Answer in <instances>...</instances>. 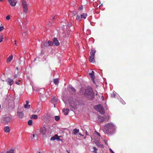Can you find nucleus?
Returning <instances> with one entry per match:
<instances>
[{
	"label": "nucleus",
	"mask_w": 153,
	"mask_h": 153,
	"mask_svg": "<svg viewBox=\"0 0 153 153\" xmlns=\"http://www.w3.org/2000/svg\"><path fill=\"white\" fill-rule=\"evenodd\" d=\"M103 131L105 134L109 135L114 133L115 130L114 126L112 123H109L105 125L104 127Z\"/></svg>",
	"instance_id": "nucleus-1"
},
{
	"label": "nucleus",
	"mask_w": 153,
	"mask_h": 153,
	"mask_svg": "<svg viewBox=\"0 0 153 153\" xmlns=\"http://www.w3.org/2000/svg\"><path fill=\"white\" fill-rule=\"evenodd\" d=\"M88 98L93 99L94 98V95L93 93V90L90 87H88L85 89L84 94Z\"/></svg>",
	"instance_id": "nucleus-2"
},
{
	"label": "nucleus",
	"mask_w": 153,
	"mask_h": 153,
	"mask_svg": "<svg viewBox=\"0 0 153 153\" xmlns=\"http://www.w3.org/2000/svg\"><path fill=\"white\" fill-rule=\"evenodd\" d=\"M94 108L100 113L102 114H103L105 113L104 109L103 106L101 104H99L96 105Z\"/></svg>",
	"instance_id": "nucleus-3"
},
{
	"label": "nucleus",
	"mask_w": 153,
	"mask_h": 153,
	"mask_svg": "<svg viewBox=\"0 0 153 153\" xmlns=\"http://www.w3.org/2000/svg\"><path fill=\"white\" fill-rule=\"evenodd\" d=\"M22 5L23 12L27 13L28 11V6L25 0H22Z\"/></svg>",
	"instance_id": "nucleus-4"
},
{
	"label": "nucleus",
	"mask_w": 153,
	"mask_h": 153,
	"mask_svg": "<svg viewBox=\"0 0 153 153\" xmlns=\"http://www.w3.org/2000/svg\"><path fill=\"white\" fill-rule=\"evenodd\" d=\"M46 127L47 128H50V127L48 125H46L45 126V127H43L41 128L39 130L40 131V134L42 135H44L46 134Z\"/></svg>",
	"instance_id": "nucleus-5"
},
{
	"label": "nucleus",
	"mask_w": 153,
	"mask_h": 153,
	"mask_svg": "<svg viewBox=\"0 0 153 153\" xmlns=\"http://www.w3.org/2000/svg\"><path fill=\"white\" fill-rule=\"evenodd\" d=\"M11 121V117L10 116L4 117L3 119V123L5 124H8Z\"/></svg>",
	"instance_id": "nucleus-6"
},
{
	"label": "nucleus",
	"mask_w": 153,
	"mask_h": 153,
	"mask_svg": "<svg viewBox=\"0 0 153 153\" xmlns=\"http://www.w3.org/2000/svg\"><path fill=\"white\" fill-rule=\"evenodd\" d=\"M100 121L102 122L104 121H107L109 120V117L107 116H100L99 117Z\"/></svg>",
	"instance_id": "nucleus-7"
},
{
	"label": "nucleus",
	"mask_w": 153,
	"mask_h": 153,
	"mask_svg": "<svg viewBox=\"0 0 153 153\" xmlns=\"http://www.w3.org/2000/svg\"><path fill=\"white\" fill-rule=\"evenodd\" d=\"M53 41V45L58 46L59 45V43L56 38L54 37Z\"/></svg>",
	"instance_id": "nucleus-8"
},
{
	"label": "nucleus",
	"mask_w": 153,
	"mask_h": 153,
	"mask_svg": "<svg viewBox=\"0 0 153 153\" xmlns=\"http://www.w3.org/2000/svg\"><path fill=\"white\" fill-rule=\"evenodd\" d=\"M10 4L12 6H14L16 5V0H7Z\"/></svg>",
	"instance_id": "nucleus-9"
},
{
	"label": "nucleus",
	"mask_w": 153,
	"mask_h": 153,
	"mask_svg": "<svg viewBox=\"0 0 153 153\" xmlns=\"http://www.w3.org/2000/svg\"><path fill=\"white\" fill-rule=\"evenodd\" d=\"M51 102L53 103L54 105V106L55 107V103L57 102V99L55 97H53L51 99Z\"/></svg>",
	"instance_id": "nucleus-10"
},
{
	"label": "nucleus",
	"mask_w": 153,
	"mask_h": 153,
	"mask_svg": "<svg viewBox=\"0 0 153 153\" xmlns=\"http://www.w3.org/2000/svg\"><path fill=\"white\" fill-rule=\"evenodd\" d=\"M17 116L20 118H22L24 116V114L22 112H17Z\"/></svg>",
	"instance_id": "nucleus-11"
},
{
	"label": "nucleus",
	"mask_w": 153,
	"mask_h": 153,
	"mask_svg": "<svg viewBox=\"0 0 153 153\" xmlns=\"http://www.w3.org/2000/svg\"><path fill=\"white\" fill-rule=\"evenodd\" d=\"M69 111V109L68 108H66V109L64 108L62 110V111L64 113V114L65 115H67L68 114Z\"/></svg>",
	"instance_id": "nucleus-12"
},
{
	"label": "nucleus",
	"mask_w": 153,
	"mask_h": 153,
	"mask_svg": "<svg viewBox=\"0 0 153 153\" xmlns=\"http://www.w3.org/2000/svg\"><path fill=\"white\" fill-rule=\"evenodd\" d=\"M94 72L93 71H92L91 72V73H90L89 74L90 76L93 80H94L95 78V76L94 75Z\"/></svg>",
	"instance_id": "nucleus-13"
},
{
	"label": "nucleus",
	"mask_w": 153,
	"mask_h": 153,
	"mask_svg": "<svg viewBox=\"0 0 153 153\" xmlns=\"http://www.w3.org/2000/svg\"><path fill=\"white\" fill-rule=\"evenodd\" d=\"M7 82L10 85H11L13 83V80L10 78L7 79Z\"/></svg>",
	"instance_id": "nucleus-14"
},
{
	"label": "nucleus",
	"mask_w": 153,
	"mask_h": 153,
	"mask_svg": "<svg viewBox=\"0 0 153 153\" xmlns=\"http://www.w3.org/2000/svg\"><path fill=\"white\" fill-rule=\"evenodd\" d=\"M4 131L6 132H9L10 131V127L8 126L5 127L4 128Z\"/></svg>",
	"instance_id": "nucleus-15"
},
{
	"label": "nucleus",
	"mask_w": 153,
	"mask_h": 153,
	"mask_svg": "<svg viewBox=\"0 0 153 153\" xmlns=\"http://www.w3.org/2000/svg\"><path fill=\"white\" fill-rule=\"evenodd\" d=\"M94 56H90L89 58V60L90 62L92 63H94L95 62V60L94 58Z\"/></svg>",
	"instance_id": "nucleus-16"
},
{
	"label": "nucleus",
	"mask_w": 153,
	"mask_h": 153,
	"mask_svg": "<svg viewBox=\"0 0 153 153\" xmlns=\"http://www.w3.org/2000/svg\"><path fill=\"white\" fill-rule=\"evenodd\" d=\"M30 119H36L38 118V116L36 115L35 114H33L32 115H31L30 117Z\"/></svg>",
	"instance_id": "nucleus-17"
},
{
	"label": "nucleus",
	"mask_w": 153,
	"mask_h": 153,
	"mask_svg": "<svg viewBox=\"0 0 153 153\" xmlns=\"http://www.w3.org/2000/svg\"><path fill=\"white\" fill-rule=\"evenodd\" d=\"M13 57L12 55H10L7 59V62H10L12 60Z\"/></svg>",
	"instance_id": "nucleus-18"
},
{
	"label": "nucleus",
	"mask_w": 153,
	"mask_h": 153,
	"mask_svg": "<svg viewBox=\"0 0 153 153\" xmlns=\"http://www.w3.org/2000/svg\"><path fill=\"white\" fill-rule=\"evenodd\" d=\"M79 131V129H77L76 128H75L73 130L72 133L74 135H76Z\"/></svg>",
	"instance_id": "nucleus-19"
},
{
	"label": "nucleus",
	"mask_w": 153,
	"mask_h": 153,
	"mask_svg": "<svg viewBox=\"0 0 153 153\" xmlns=\"http://www.w3.org/2000/svg\"><path fill=\"white\" fill-rule=\"evenodd\" d=\"M96 51L92 50L91 52H90V56H94L95 54L96 53Z\"/></svg>",
	"instance_id": "nucleus-20"
},
{
	"label": "nucleus",
	"mask_w": 153,
	"mask_h": 153,
	"mask_svg": "<svg viewBox=\"0 0 153 153\" xmlns=\"http://www.w3.org/2000/svg\"><path fill=\"white\" fill-rule=\"evenodd\" d=\"M87 16V14L86 13H83L81 15V18H83L84 19H85L86 16Z\"/></svg>",
	"instance_id": "nucleus-21"
},
{
	"label": "nucleus",
	"mask_w": 153,
	"mask_h": 153,
	"mask_svg": "<svg viewBox=\"0 0 153 153\" xmlns=\"http://www.w3.org/2000/svg\"><path fill=\"white\" fill-rule=\"evenodd\" d=\"M59 82V79H54L53 82L56 85H58Z\"/></svg>",
	"instance_id": "nucleus-22"
},
{
	"label": "nucleus",
	"mask_w": 153,
	"mask_h": 153,
	"mask_svg": "<svg viewBox=\"0 0 153 153\" xmlns=\"http://www.w3.org/2000/svg\"><path fill=\"white\" fill-rule=\"evenodd\" d=\"M96 144L99 147H100L101 148L103 147V145L101 144H100L99 142L96 143Z\"/></svg>",
	"instance_id": "nucleus-23"
},
{
	"label": "nucleus",
	"mask_w": 153,
	"mask_h": 153,
	"mask_svg": "<svg viewBox=\"0 0 153 153\" xmlns=\"http://www.w3.org/2000/svg\"><path fill=\"white\" fill-rule=\"evenodd\" d=\"M6 153H14V150L13 149H11L10 150L7 151Z\"/></svg>",
	"instance_id": "nucleus-24"
},
{
	"label": "nucleus",
	"mask_w": 153,
	"mask_h": 153,
	"mask_svg": "<svg viewBox=\"0 0 153 153\" xmlns=\"http://www.w3.org/2000/svg\"><path fill=\"white\" fill-rule=\"evenodd\" d=\"M55 119L56 121L59 120L60 119V117L59 116H56L55 117Z\"/></svg>",
	"instance_id": "nucleus-25"
},
{
	"label": "nucleus",
	"mask_w": 153,
	"mask_h": 153,
	"mask_svg": "<svg viewBox=\"0 0 153 153\" xmlns=\"http://www.w3.org/2000/svg\"><path fill=\"white\" fill-rule=\"evenodd\" d=\"M32 120H29L28 122V124L29 126H31L32 124Z\"/></svg>",
	"instance_id": "nucleus-26"
},
{
	"label": "nucleus",
	"mask_w": 153,
	"mask_h": 153,
	"mask_svg": "<svg viewBox=\"0 0 153 153\" xmlns=\"http://www.w3.org/2000/svg\"><path fill=\"white\" fill-rule=\"evenodd\" d=\"M43 45L45 47H49L48 42H44L43 43Z\"/></svg>",
	"instance_id": "nucleus-27"
},
{
	"label": "nucleus",
	"mask_w": 153,
	"mask_h": 153,
	"mask_svg": "<svg viewBox=\"0 0 153 153\" xmlns=\"http://www.w3.org/2000/svg\"><path fill=\"white\" fill-rule=\"evenodd\" d=\"M49 46H51L53 45V42L51 41H49L48 42Z\"/></svg>",
	"instance_id": "nucleus-28"
},
{
	"label": "nucleus",
	"mask_w": 153,
	"mask_h": 153,
	"mask_svg": "<svg viewBox=\"0 0 153 153\" xmlns=\"http://www.w3.org/2000/svg\"><path fill=\"white\" fill-rule=\"evenodd\" d=\"M93 149H94V150L93 151V152H94V153H98L97 152V149L95 147H93Z\"/></svg>",
	"instance_id": "nucleus-29"
},
{
	"label": "nucleus",
	"mask_w": 153,
	"mask_h": 153,
	"mask_svg": "<svg viewBox=\"0 0 153 153\" xmlns=\"http://www.w3.org/2000/svg\"><path fill=\"white\" fill-rule=\"evenodd\" d=\"M76 19L79 20H81L82 18H81V16H79V15H77L76 16Z\"/></svg>",
	"instance_id": "nucleus-30"
},
{
	"label": "nucleus",
	"mask_w": 153,
	"mask_h": 153,
	"mask_svg": "<svg viewBox=\"0 0 153 153\" xmlns=\"http://www.w3.org/2000/svg\"><path fill=\"white\" fill-rule=\"evenodd\" d=\"M70 89L74 92H75L76 91V89L72 86L70 87Z\"/></svg>",
	"instance_id": "nucleus-31"
},
{
	"label": "nucleus",
	"mask_w": 153,
	"mask_h": 153,
	"mask_svg": "<svg viewBox=\"0 0 153 153\" xmlns=\"http://www.w3.org/2000/svg\"><path fill=\"white\" fill-rule=\"evenodd\" d=\"M55 138H56V140H61V139H60L59 138V137L58 136V135L57 134H56L54 136H53Z\"/></svg>",
	"instance_id": "nucleus-32"
},
{
	"label": "nucleus",
	"mask_w": 153,
	"mask_h": 153,
	"mask_svg": "<svg viewBox=\"0 0 153 153\" xmlns=\"http://www.w3.org/2000/svg\"><path fill=\"white\" fill-rule=\"evenodd\" d=\"M111 96L112 98H114L115 97V94L114 93H113L111 94Z\"/></svg>",
	"instance_id": "nucleus-33"
},
{
	"label": "nucleus",
	"mask_w": 153,
	"mask_h": 153,
	"mask_svg": "<svg viewBox=\"0 0 153 153\" xmlns=\"http://www.w3.org/2000/svg\"><path fill=\"white\" fill-rule=\"evenodd\" d=\"M10 19V17L9 15H8L6 17V19L7 20H9Z\"/></svg>",
	"instance_id": "nucleus-34"
},
{
	"label": "nucleus",
	"mask_w": 153,
	"mask_h": 153,
	"mask_svg": "<svg viewBox=\"0 0 153 153\" xmlns=\"http://www.w3.org/2000/svg\"><path fill=\"white\" fill-rule=\"evenodd\" d=\"M56 139V138H55V137L54 136H53V137H51V138H50V140H54Z\"/></svg>",
	"instance_id": "nucleus-35"
},
{
	"label": "nucleus",
	"mask_w": 153,
	"mask_h": 153,
	"mask_svg": "<svg viewBox=\"0 0 153 153\" xmlns=\"http://www.w3.org/2000/svg\"><path fill=\"white\" fill-rule=\"evenodd\" d=\"M56 139V138H55V137L54 136H53V137H51V138H50V140H54Z\"/></svg>",
	"instance_id": "nucleus-36"
},
{
	"label": "nucleus",
	"mask_w": 153,
	"mask_h": 153,
	"mask_svg": "<svg viewBox=\"0 0 153 153\" xmlns=\"http://www.w3.org/2000/svg\"><path fill=\"white\" fill-rule=\"evenodd\" d=\"M3 38V36H1V37H0V43L2 42Z\"/></svg>",
	"instance_id": "nucleus-37"
},
{
	"label": "nucleus",
	"mask_w": 153,
	"mask_h": 153,
	"mask_svg": "<svg viewBox=\"0 0 153 153\" xmlns=\"http://www.w3.org/2000/svg\"><path fill=\"white\" fill-rule=\"evenodd\" d=\"M4 29V27L3 26L0 27V31H1L2 30H3Z\"/></svg>",
	"instance_id": "nucleus-38"
},
{
	"label": "nucleus",
	"mask_w": 153,
	"mask_h": 153,
	"mask_svg": "<svg viewBox=\"0 0 153 153\" xmlns=\"http://www.w3.org/2000/svg\"><path fill=\"white\" fill-rule=\"evenodd\" d=\"M83 9V7L82 6H81V7H79V10H82Z\"/></svg>",
	"instance_id": "nucleus-39"
},
{
	"label": "nucleus",
	"mask_w": 153,
	"mask_h": 153,
	"mask_svg": "<svg viewBox=\"0 0 153 153\" xmlns=\"http://www.w3.org/2000/svg\"><path fill=\"white\" fill-rule=\"evenodd\" d=\"M96 133L97 135H98L99 137H100V135L99 133L96 131Z\"/></svg>",
	"instance_id": "nucleus-40"
},
{
	"label": "nucleus",
	"mask_w": 153,
	"mask_h": 153,
	"mask_svg": "<svg viewBox=\"0 0 153 153\" xmlns=\"http://www.w3.org/2000/svg\"><path fill=\"white\" fill-rule=\"evenodd\" d=\"M24 108H28V105L27 104H25L24 105Z\"/></svg>",
	"instance_id": "nucleus-41"
},
{
	"label": "nucleus",
	"mask_w": 153,
	"mask_h": 153,
	"mask_svg": "<svg viewBox=\"0 0 153 153\" xmlns=\"http://www.w3.org/2000/svg\"><path fill=\"white\" fill-rule=\"evenodd\" d=\"M32 136H33V137L32 138H31L32 141L33 140V138L34 137V136H35L34 134H33L32 135Z\"/></svg>",
	"instance_id": "nucleus-42"
},
{
	"label": "nucleus",
	"mask_w": 153,
	"mask_h": 153,
	"mask_svg": "<svg viewBox=\"0 0 153 153\" xmlns=\"http://www.w3.org/2000/svg\"><path fill=\"white\" fill-rule=\"evenodd\" d=\"M29 101H26V104H27V105H28V103H29Z\"/></svg>",
	"instance_id": "nucleus-43"
},
{
	"label": "nucleus",
	"mask_w": 153,
	"mask_h": 153,
	"mask_svg": "<svg viewBox=\"0 0 153 153\" xmlns=\"http://www.w3.org/2000/svg\"><path fill=\"white\" fill-rule=\"evenodd\" d=\"M104 141L105 142V144L106 145H108V143H107V141L105 140H104Z\"/></svg>",
	"instance_id": "nucleus-44"
},
{
	"label": "nucleus",
	"mask_w": 153,
	"mask_h": 153,
	"mask_svg": "<svg viewBox=\"0 0 153 153\" xmlns=\"http://www.w3.org/2000/svg\"><path fill=\"white\" fill-rule=\"evenodd\" d=\"M85 134H86V135H88V132L87 131H86L85 132Z\"/></svg>",
	"instance_id": "nucleus-45"
},
{
	"label": "nucleus",
	"mask_w": 153,
	"mask_h": 153,
	"mask_svg": "<svg viewBox=\"0 0 153 153\" xmlns=\"http://www.w3.org/2000/svg\"><path fill=\"white\" fill-rule=\"evenodd\" d=\"M23 25V23H22V24H21V23H20V26H21V29H22V25Z\"/></svg>",
	"instance_id": "nucleus-46"
},
{
	"label": "nucleus",
	"mask_w": 153,
	"mask_h": 153,
	"mask_svg": "<svg viewBox=\"0 0 153 153\" xmlns=\"http://www.w3.org/2000/svg\"><path fill=\"white\" fill-rule=\"evenodd\" d=\"M16 84L17 85H19V82H15Z\"/></svg>",
	"instance_id": "nucleus-47"
},
{
	"label": "nucleus",
	"mask_w": 153,
	"mask_h": 153,
	"mask_svg": "<svg viewBox=\"0 0 153 153\" xmlns=\"http://www.w3.org/2000/svg\"><path fill=\"white\" fill-rule=\"evenodd\" d=\"M14 42H15V43H14V44L16 45H16V40H15Z\"/></svg>",
	"instance_id": "nucleus-48"
},
{
	"label": "nucleus",
	"mask_w": 153,
	"mask_h": 153,
	"mask_svg": "<svg viewBox=\"0 0 153 153\" xmlns=\"http://www.w3.org/2000/svg\"><path fill=\"white\" fill-rule=\"evenodd\" d=\"M30 105H28V108H30Z\"/></svg>",
	"instance_id": "nucleus-49"
},
{
	"label": "nucleus",
	"mask_w": 153,
	"mask_h": 153,
	"mask_svg": "<svg viewBox=\"0 0 153 153\" xmlns=\"http://www.w3.org/2000/svg\"><path fill=\"white\" fill-rule=\"evenodd\" d=\"M17 75H15L14 76V77L15 78H17Z\"/></svg>",
	"instance_id": "nucleus-50"
},
{
	"label": "nucleus",
	"mask_w": 153,
	"mask_h": 153,
	"mask_svg": "<svg viewBox=\"0 0 153 153\" xmlns=\"http://www.w3.org/2000/svg\"><path fill=\"white\" fill-rule=\"evenodd\" d=\"M110 150H111V151L112 152V153H114L113 151L111 149H110Z\"/></svg>",
	"instance_id": "nucleus-51"
},
{
	"label": "nucleus",
	"mask_w": 153,
	"mask_h": 153,
	"mask_svg": "<svg viewBox=\"0 0 153 153\" xmlns=\"http://www.w3.org/2000/svg\"><path fill=\"white\" fill-rule=\"evenodd\" d=\"M55 17V16H54V17H53V19H54Z\"/></svg>",
	"instance_id": "nucleus-52"
},
{
	"label": "nucleus",
	"mask_w": 153,
	"mask_h": 153,
	"mask_svg": "<svg viewBox=\"0 0 153 153\" xmlns=\"http://www.w3.org/2000/svg\"><path fill=\"white\" fill-rule=\"evenodd\" d=\"M4 0H0V1H4Z\"/></svg>",
	"instance_id": "nucleus-53"
},
{
	"label": "nucleus",
	"mask_w": 153,
	"mask_h": 153,
	"mask_svg": "<svg viewBox=\"0 0 153 153\" xmlns=\"http://www.w3.org/2000/svg\"><path fill=\"white\" fill-rule=\"evenodd\" d=\"M1 105L0 104V109H1Z\"/></svg>",
	"instance_id": "nucleus-54"
},
{
	"label": "nucleus",
	"mask_w": 153,
	"mask_h": 153,
	"mask_svg": "<svg viewBox=\"0 0 153 153\" xmlns=\"http://www.w3.org/2000/svg\"><path fill=\"white\" fill-rule=\"evenodd\" d=\"M67 152L68 153H70L69 152L68 150H67Z\"/></svg>",
	"instance_id": "nucleus-55"
},
{
	"label": "nucleus",
	"mask_w": 153,
	"mask_h": 153,
	"mask_svg": "<svg viewBox=\"0 0 153 153\" xmlns=\"http://www.w3.org/2000/svg\"><path fill=\"white\" fill-rule=\"evenodd\" d=\"M16 68V69H17V70H18V68H17H17Z\"/></svg>",
	"instance_id": "nucleus-56"
},
{
	"label": "nucleus",
	"mask_w": 153,
	"mask_h": 153,
	"mask_svg": "<svg viewBox=\"0 0 153 153\" xmlns=\"http://www.w3.org/2000/svg\"><path fill=\"white\" fill-rule=\"evenodd\" d=\"M38 153H41V152H38Z\"/></svg>",
	"instance_id": "nucleus-57"
}]
</instances>
